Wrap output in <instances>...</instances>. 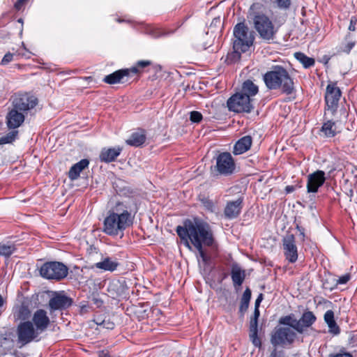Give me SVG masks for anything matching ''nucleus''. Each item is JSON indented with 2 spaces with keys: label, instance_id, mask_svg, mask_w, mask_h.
Segmentation results:
<instances>
[{
  "label": "nucleus",
  "instance_id": "53",
  "mask_svg": "<svg viewBox=\"0 0 357 357\" xmlns=\"http://www.w3.org/2000/svg\"><path fill=\"white\" fill-rule=\"evenodd\" d=\"M98 357H110V355L107 351H100L98 352Z\"/></svg>",
  "mask_w": 357,
  "mask_h": 357
},
{
  "label": "nucleus",
  "instance_id": "5",
  "mask_svg": "<svg viewBox=\"0 0 357 357\" xmlns=\"http://www.w3.org/2000/svg\"><path fill=\"white\" fill-rule=\"evenodd\" d=\"M254 27L259 36L264 40H273L279 27L285 22V18L275 19V23L268 15L262 13H255L253 16Z\"/></svg>",
  "mask_w": 357,
  "mask_h": 357
},
{
  "label": "nucleus",
  "instance_id": "32",
  "mask_svg": "<svg viewBox=\"0 0 357 357\" xmlns=\"http://www.w3.org/2000/svg\"><path fill=\"white\" fill-rule=\"evenodd\" d=\"M151 65L152 62L149 60H141L138 61L135 66L128 68V70L132 77L133 75L142 73L144 68Z\"/></svg>",
  "mask_w": 357,
  "mask_h": 357
},
{
  "label": "nucleus",
  "instance_id": "22",
  "mask_svg": "<svg viewBox=\"0 0 357 357\" xmlns=\"http://www.w3.org/2000/svg\"><path fill=\"white\" fill-rule=\"evenodd\" d=\"M122 151V148L120 146L114 148H104L100 153V160L104 162H111L114 161L116 158L120 155Z\"/></svg>",
  "mask_w": 357,
  "mask_h": 357
},
{
  "label": "nucleus",
  "instance_id": "3",
  "mask_svg": "<svg viewBox=\"0 0 357 357\" xmlns=\"http://www.w3.org/2000/svg\"><path fill=\"white\" fill-rule=\"evenodd\" d=\"M132 222L133 216L128 206L119 202L107 212L103 221L102 231L110 236L122 238L125 230L132 226Z\"/></svg>",
  "mask_w": 357,
  "mask_h": 357
},
{
  "label": "nucleus",
  "instance_id": "20",
  "mask_svg": "<svg viewBox=\"0 0 357 357\" xmlns=\"http://www.w3.org/2000/svg\"><path fill=\"white\" fill-rule=\"evenodd\" d=\"M120 265L115 257H103L99 262L94 264V267L104 271L114 272Z\"/></svg>",
  "mask_w": 357,
  "mask_h": 357
},
{
  "label": "nucleus",
  "instance_id": "14",
  "mask_svg": "<svg viewBox=\"0 0 357 357\" xmlns=\"http://www.w3.org/2000/svg\"><path fill=\"white\" fill-rule=\"evenodd\" d=\"M340 96L341 91L335 84H329L327 86L325 100L327 109L333 114L336 111Z\"/></svg>",
  "mask_w": 357,
  "mask_h": 357
},
{
  "label": "nucleus",
  "instance_id": "16",
  "mask_svg": "<svg viewBox=\"0 0 357 357\" xmlns=\"http://www.w3.org/2000/svg\"><path fill=\"white\" fill-rule=\"evenodd\" d=\"M131 77L128 68L118 70L103 78V82L108 84H123Z\"/></svg>",
  "mask_w": 357,
  "mask_h": 357
},
{
  "label": "nucleus",
  "instance_id": "1",
  "mask_svg": "<svg viewBox=\"0 0 357 357\" xmlns=\"http://www.w3.org/2000/svg\"><path fill=\"white\" fill-rule=\"evenodd\" d=\"M15 316L23 321L17 327V342L20 347L32 342H39L41 334L50 324V317L43 309L36 310L31 316L29 307L22 305L17 307Z\"/></svg>",
  "mask_w": 357,
  "mask_h": 357
},
{
  "label": "nucleus",
  "instance_id": "27",
  "mask_svg": "<svg viewBox=\"0 0 357 357\" xmlns=\"http://www.w3.org/2000/svg\"><path fill=\"white\" fill-rule=\"evenodd\" d=\"M279 323L280 324L289 326L293 330L299 333H303V330L301 326L299 325V321L294 318V314L287 315L280 319Z\"/></svg>",
  "mask_w": 357,
  "mask_h": 357
},
{
  "label": "nucleus",
  "instance_id": "10",
  "mask_svg": "<svg viewBox=\"0 0 357 357\" xmlns=\"http://www.w3.org/2000/svg\"><path fill=\"white\" fill-rule=\"evenodd\" d=\"M235 40L233 45H253L255 33L250 31L244 22L238 23L234 28Z\"/></svg>",
  "mask_w": 357,
  "mask_h": 357
},
{
  "label": "nucleus",
  "instance_id": "24",
  "mask_svg": "<svg viewBox=\"0 0 357 357\" xmlns=\"http://www.w3.org/2000/svg\"><path fill=\"white\" fill-rule=\"evenodd\" d=\"M89 161L87 159H82L74 165H73L69 172L68 177L71 181H74L78 178L80 173L82 170L89 166Z\"/></svg>",
  "mask_w": 357,
  "mask_h": 357
},
{
  "label": "nucleus",
  "instance_id": "17",
  "mask_svg": "<svg viewBox=\"0 0 357 357\" xmlns=\"http://www.w3.org/2000/svg\"><path fill=\"white\" fill-rule=\"evenodd\" d=\"M72 305V300L66 295L57 294L50 298L49 301V307L50 311L63 310L68 307Z\"/></svg>",
  "mask_w": 357,
  "mask_h": 357
},
{
  "label": "nucleus",
  "instance_id": "4",
  "mask_svg": "<svg viewBox=\"0 0 357 357\" xmlns=\"http://www.w3.org/2000/svg\"><path fill=\"white\" fill-rule=\"evenodd\" d=\"M264 81L270 90H280L283 93L290 95L294 91V82L286 68L274 66L264 75Z\"/></svg>",
  "mask_w": 357,
  "mask_h": 357
},
{
  "label": "nucleus",
  "instance_id": "15",
  "mask_svg": "<svg viewBox=\"0 0 357 357\" xmlns=\"http://www.w3.org/2000/svg\"><path fill=\"white\" fill-rule=\"evenodd\" d=\"M244 198L239 196L236 200L228 201L224 208V215L227 219H234L238 217L243 206Z\"/></svg>",
  "mask_w": 357,
  "mask_h": 357
},
{
  "label": "nucleus",
  "instance_id": "19",
  "mask_svg": "<svg viewBox=\"0 0 357 357\" xmlns=\"http://www.w3.org/2000/svg\"><path fill=\"white\" fill-rule=\"evenodd\" d=\"M251 46H231L227 52L225 61L227 64H232L238 62L242 53L250 51Z\"/></svg>",
  "mask_w": 357,
  "mask_h": 357
},
{
  "label": "nucleus",
  "instance_id": "13",
  "mask_svg": "<svg viewBox=\"0 0 357 357\" xmlns=\"http://www.w3.org/2000/svg\"><path fill=\"white\" fill-rule=\"evenodd\" d=\"M325 172L322 170H317L310 174L307 177V192L308 193H316L326 181Z\"/></svg>",
  "mask_w": 357,
  "mask_h": 357
},
{
  "label": "nucleus",
  "instance_id": "44",
  "mask_svg": "<svg viewBox=\"0 0 357 357\" xmlns=\"http://www.w3.org/2000/svg\"><path fill=\"white\" fill-rule=\"evenodd\" d=\"M324 321L327 324V323H329V322H332V321H335V319H334V312L333 311L329 310H327L326 312V313L324 314Z\"/></svg>",
  "mask_w": 357,
  "mask_h": 357
},
{
  "label": "nucleus",
  "instance_id": "25",
  "mask_svg": "<svg viewBox=\"0 0 357 357\" xmlns=\"http://www.w3.org/2000/svg\"><path fill=\"white\" fill-rule=\"evenodd\" d=\"M231 277L235 288L239 287L243 283L245 273L238 265H233L231 271Z\"/></svg>",
  "mask_w": 357,
  "mask_h": 357
},
{
  "label": "nucleus",
  "instance_id": "29",
  "mask_svg": "<svg viewBox=\"0 0 357 357\" xmlns=\"http://www.w3.org/2000/svg\"><path fill=\"white\" fill-rule=\"evenodd\" d=\"M321 132L326 137H333L338 132L335 123L331 120H328L323 123Z\"/></svg>",
  "mask_w": 357,
  "mask_h": 357
},
{
  "label": "nucleus",
  "instance_id": "41",
  "mask_svg": "<svg viewBox=\"0 0 357 357\" xmlns=\"http://www.w3.org/2000/svg\"><path fill=\"white\" fill-rule=\"evenodd\" d=\"M190 119L193 123H199L202 119V114L197 111L191 112L190 114Z\"/></svg>",
  "mask_w": 357,
  "mask_h": 357
},
{
  "label": "nucleus",
  "instance_id": "52",
  "mask_svg": "<svg viewBox=\"0 0 357 357\" xmlns=\"http://www.w3.org/2000/svg\"><path fill=\"white\" fill-rule=\"evenodd\" d=\"M263 300V294H260L258 297L257 298L256 301H255V307H257L259 308V305L261 303V302Z\"/></svg>",
  "mask_w": 357,
  "mask_h": 357
},
{
  "label": "nucleus",
  "instance_id": "46",
  "mask_svg": "<svg viewBox=\"0 0 357 357\" xmlns=\"http://www.w3.org/2000/svg\"><path fill=\"white\" fill-rule=\"evenodd\" d=\"M153 37L158 38L162 36L167 35L165 32L162 31L160 29L158 28H152L151 33H150Z\"/></svg>",
  "mask_w": 357,
  "mask_h": 357
},
{
  "label": "nucleus",
  "instance_id": "11",
  "mask_svg": "<svg viewBox=\"0 0 357 357\" xmlns=\"http://www.w3.org/2000/svg\"><path fill=\"white\" fill-rule=\"evenodd\" d=\"M215 170L222 175L231 174L235 169L234 160L229 152L220 153L216 158Z\"/></svg>",
  "mask_w": 357,
  "mask_h": 357
},
{
  "label": "nucleus",
  "instance_id": "36",
  "mask_svg": "<svg viewBox=\"0 0 357 357\" xmlns=\"http://www.w3.org/2000/svg\"><path fill=\"white\" fill-rule=\"evenodd\" d=\"M17 133H18L17 131L13 130V131L9 132L5 136L1 137H0V145L13 142L15 139V138L17 135Z\"/></svg>",
  "mask_w": 357,
  "mask_h": 357
},
{
  "label": "nucleus",
  "instance_id": "39",
  "mask_svg": "<svg viewBox=\"0 0 357 357\" xmlns=\"http://www.w3.org/2000/svg\"><path fill=\"white\" fill-rule=\"evenodd\" d=\"M202 204L204 207L210 212H214L215 210V206L212 200L204 198L202 199Z\"/></svg>",
  "mask_w": 357,
  "mask_h": 357
},
{
  "label": "nucleus",
  "instance_id": "51",
  "mask_svg": "<svg viewBox=\"0 0 357 357\" xmlns=\"http://www.w3.org/2000/svg\"><path fill=\"white\" fill-rule=\"evenodd\" d=\"M26 1L27 0H17V1L15 3V9L20 10Z\"/></svg>",
  "mask_w": 357,
  "mask_h": 357
},
{
  "label": "nucleus",
  "instance_id": "28",
  "mask_svg": "<svg viewBox=\"0 0 357 357\" xmlns=\"http://www.w3.org/2000/svg\"><path fill=\"white\" fill-rule=\"evenodd\" d=\"M258 91V86L254 84L253 82L248 79L243 83L241 90L239 93L249 96L250 99H252V98L257 94Z\"/></svg>",
  "mask_w": 357,
  "mask_h": 357
},
{
  "label": "nucleus",
  "instance_id": "56",
  "mask_svg": "<svg viewBox=\"0 0 357 357\" xmlns=\"http://www.w3.org/2000/svg\"><path fill=\"white\" fill-rule=\"evenodd\" d=\"M324 60H326V61H325V63H327L328 62V61H329L330 58H329V57H327L326 56H324Z\"/></svg>",
  "mask_w": 357,
  "mask_h": 357
},
{
  "label": "nucleus",
  "instance_id": "33",
  "mask_svg": "<svg viewBox=\"0 0 357 357\" xmlns=\"http://www.w3.org/2000/svg\"><path fill=\"white\" fill-rule=\"evenodd\" d=\"M294 56L305 68H309L313 66L315 63V61L313 58L307 56L302 52H296L294 54Z\"/></svg>",
  "mask_w": 357,
  "mask_h": 357
},
{
  "label": "nucleus",
  "instance_id": "43",
  "mask_svg": "<svg viewBox=\"0 0 357 357\" xmlns=\"http://www.w3.org/2000/svg\"><path fill=\"white\" fill-rule=\"evenodd\" d=\"M260 312L257 307H255L253 317L250 319V325L258 326V318Z\"/></svg>",
  "mask_w": 357,
  "mask_h": 357
},
{
  "label": "nucleus",
  "instance_id": "8",
  "mask_svg": "<svg viewBox=\"0 0 357 357\" xmlns=\"http://www.w3.org/2000/svg\"><path fill=\"white\" fill-rule=\"evenodd\" d=\"M38 98L28 93H17L12 96V107L22 113H27L38 105Z\"/></svg>",
  "mask_w": 357,
  "mask_h": 357
},
{
  "label": "nucleus",
  "instance_id": "23",
  "mask_svg": "<svg viewBox=\"0 0 357 357\" xmlns=\"http://www.w3.org/2000/svg\"><path fill=\"white\" fill-rule=\"evenodd\" d=\"M252 143V137L249 135L241 137L234 146L233 153L241 155L250 149Z\"/></svg>",
  "mask_w": 357,
  "mask_h": 357
},
{
  "label": "nucleus",
  "instance_id": "54",
  "mask_svg": "<svg viewBox=\"0 0 357 357\" xmlns=\"http://www.w3.org/2000/svg\"><path fill=\"white\" fill-rule=\"evenodd\" d=\"M295 190V188L293 185H287L285 188V191L287 193H291Z\"/></svg>",
  "mask_w": 357,
  "mask_h": 357
},
{
  "label": "nucleus",
  "instance_id": "40",
  "mask_svg": "<svg viewBox=\"0 0 357 357\" xmlns=\"http://www.w3.org/2000/svg\"><path fill=\"white\" fill-rule=\"evenodd\" d=\"M327 325L329 328V332L333 335H338L340 333V329L335 321L327 323Z\"/></svg>",
  "mask_w": 357,
  "mask_h": 357
},
{
  "label": "nucleus",
  "instance_id": "45",
  "mask_svg": "<svg viewBox=\"0 0 357 357\" xmlns=\"http://www.w3.org/2000/svg\"><path fill=\"white\" fill-rule=\"evenodd\" d=\"M328 357H354V356L351 353L345 351L344 349H342L337 354H329Z\"/></svg>",
  "mask_w": 357,
  "mask_h": 357
},
{
  "label": "nucleus",
  "instance_id": "50",
  "mask_svg": "<svg viewBox=\"0 0 357 357\" xmlns=\"http://www.w3.org/2000/svg\"><path fill=\"white\" fill-rule=\"evenodd\" d=\"M356 22H357V19L355 17H352L350 20V24L349 26V31H355V26L356 24Z\"/></svg>",
  "mask_w": 357,
  "mask_h": 357
},
{
  "label": "nucleus",
  "instance_id": "6",
  "mask_svg": "<svg viewBox=\"0 0 357 357\" xmlns=\"http://www.w3.org/2000/svg\"><path fill=\"white\" fill-rule=\"evenodd\" d=\"M40 273L44 278L61 280L68 275V268L61 262L49 261L40 267Z\"/></svg>",
  "mask_w": 357,
  "mask_h": 357
},
{
  "label": "nucleus",
  "instance_id": "49",
  "mask_svg": "<svg viewBox=\"0 0 357 357\" xmlns=\"http://www.w3.org/2000/svg\"><path fill=\"white\" fill-rule=\"evenodd\" d=\"M349 280H350V275L349 274H345V275H342V276L339 278V279L337 281V284H344Z\"/></svg>",
  "mask_w": 357,
  "mask_h": 357
},
{
  "label": "nucleus",
  "instance_id": "47",
  "mask_svg": "<svg viewBox=\"0 0 357 357\" xmlns=\"http://www.w3.org/2000/svg\"><path fill=\"white\" fill-rule=\"evenodd\" d=\"M14 55H15L14 54H11V53L6 54L2 59L1 63L2 65H7L8 63H10L13 60Z\"/></svg>",
  "mask_w": 357,
  "mask_h": 357
},
{
  "label": "nucleus",
  "instance_id": "37",
  "mask_svg": "<svg viewBox=\"0 0 357 357\" xmlns=\"http://www.w3.org/2000/svg\"><path fill=\"white\" fill-rule=\"evenodd\" d=\"M278 8L282 10H287L291 6V0H271Z\"/></svg>",
  "mask_w": 357,
  "mask_h": 357
},
{
  "label": "nucleus",
  "instance_id": "42",
  "mask_svg": "<svg viewBox=\"0 0 357 357\" xmlns=\"http://www.w3.org/2000/svg\"><path fill=\"white\" fill-rule=\"evenodd\" d=\"M194 246L197 250V251L199 252V255L202 258V261L204 263H206L208 260V257H207L206 254L204 251V249H203L204 245H200V248L198 245H194Z\"/></svg>",
  "mask_w": 357,
  "mask_h": 357
},
{
  "label": "nucleus",
  "instance_id": "26",
  "mask_svg": "<svg viewBox=\"0 0 357 357\" xmlns=\"http://www.w3.org/2000/svg\"><path fill=\"white\" fill-rule=\"evenodd\" d=\"M146 134L144 130L132 132L129 139L126 140L128 145L138 147L142 145L146 141Z\"/></svg>",
  "mask_w": 357,
  "mask_h": 357
},
{
  "label": "nucleus",
  "instance_id": "35",
  "mask_svg": "<svg viewBox=\"0 0 357 357\" xmlns=\"http://www.w3.org/2000/svg\"><path fill=\"white\" fill-rule=\"evenodd\" d=\"M258 326L250 325V338L255 347L261 345V341L257 335Z\"/></svg>",
  "mask_w": 357,
  "mask_h": 357
},
{
  "label": "nucleus",
  "instance_id": "18",
  "mask_svg": "<svg viewBox=\"0 0 357 357\" xmlns=\"http://www.w3.org/2000/svg\"><path fill=\"white\" fill-rule=\"evenodd\" d=\"M25 114L12 107L6 116V123L9 128H19L24 121Z\"/></svg>",
  "mask_w": 357,
  "mask_h": 357
},
{
  "label": "nucleus",
  "instance_id": "9",
  "mask_svg": "<svg viewBox=\"0 0 357 357\" xmlns=\"http://www.w3.org/2000/svg\"><path fill=\"white\" fill-rule=\"evenodd\" d=\"M296 336V333L289 327L275 328L272 333L271 342L275 347L291 344Z\"/></svg>",
  "mask_w": 357,
  "mask_h": 357
},
{
  "label": "nucleus",
  "instance_id": "31",
  "mask_svg": "<svg viewBox=\"0 0 357 357\" xmlns=\"http://www.w3.org/2000/svg\"><path fill=\"white\" fill-rule=\"evenodd\" d=\"M251 295V290L249 288H246L241 297V305L239 307V312L242 316L244 315L245 312L247 311L249 307Z\"/></svg>",
  "mask_w": 357,
  "mask_h": 357
},
{
  "label": "nucleus",
  "instance_id": "48",
  "mask_svg": "<svg viewBox=\"0 0 357 357\" xmlns=\"http://www.w3.org/2000/svg\"><path fill=\"white\" fill-rule=\"evenodd\" d=\"M98 324V323H97ZM99 325L102 326L104 328L107 329H113L114 327V324L113 322L109 321V320H103Z\"/></svg>",
  "mask_w": 357,
  "mask_h": 357
},
{
  "label": "nucleus",
  "instance_id": "38",
  "mask_svg": "<svg viewBox=\"0 0 357 357\" xmlns=\"http://www.w3.org/2000/svg\"><path fill=\"white\" fill-rule=\"evenodd\" d=\"M31 54V52L27 50L26 48V46H20V47L16 50V52L15 54V55L17 56L25 59H29Z\"/></svg>",
  "mask_w": 357,
  "mask_h": 357
},
{
  "label": "nucleus",
  "instance_id": "7",
  "mask_svg": "<svg viewBox=\"0 0 357 357\" xmlns=\"http://www.w3.org/2000/svg\"><path fill=\"white\" fill-rule=\"evenodd\" d=\"M227 105L229 111L236 113H250L254 107L252 99H250L249 96L245 94H241L239 92L231 96L227 100Z\"/></svg>",
  "mask_w": 357,
  "mask_h": 357
},
{
  "label": "nucleus",
  "instance_id": "55",
  "mask_svg": "<svg viewBox=\"0 0 357 357\" xmlns=\"http://www.w3.org/2000/svg\"><path fill=\"white\" fill-rule=\"evenodd\" d=\"M351 47H352V46H347V50H346L347 53H349Z\"/></svg>",
  "mask_w": 357,
  "mask_h": 357
},
{
  "label": "nucleus",
  "instance_id": "34",
  "mask_svg": "<svg viewBox=\"0 0 357 357\" xmlns=\"http://www.w3.org/2000/svg\"><path fill=\"white\" fill-rule=\"evenodd\" d=\"M16 250V247L13 243H0V256L9 257Z\"/></svg>",
  "mask_w": 357,
  "mask_h": 357
},
{
  "label": "nucleus",
  "instance_id": "12",
  "mask_svg": "<svg viewBox=\"0 0 357 357\" xmlns=\"http://www.w3.org/2000/svg\"><path fill=\"white\" fill-rule=\"evenodd\" d=\"M284 255L290 263H294L298 259V250L296 245L295 237L291 234H288L282 239Z\"/></svg>",
  "mask_w": 357,
  "mask_h": 357
},
{
  "label": "nucleus",
  "instance_id": "30",
  "mask_svg": "<svg viewBox=\"0 0 357 357\" xmlns=\"http://www.w3.org/2000/svg\"><path fill=\"white\" fill-rule=\"evenodd\" d=\"M316 317L311 311H305L302 314L299 321V325L301 326L302 329L304 331L305 328L310 327L315 321Z\"/></svg>",
  "mask_w": 357,
  "mask_h": 357
},
{
  "label": "nucleus",
  "instance_id": "57",
  "mask_svg": "<svg viewBox=\"0 0 357 357\" xmlns=\"http://www.w3.org/2000/svg\"><path fill=\"white\" fill-rule=\"evenodd\" d=\"M18 22L22 23V19H19Z\"/></svg>",
  "mask_w": 357,
  "mask_h": 357
},
{
  "label": "nucleus",
  "instance_id": "21",
  "mask_svg": "<svg viewBox=\"0 0 357 357\" xmlns=\"http://www.w3.org/2000/svg\"><path fill=\"white\" fill-rule=\"evenodd\" d=\"M107 291L112 298H119L123 296L127 291V287L124 282L120 280H114L109 282Z\"/></svg>",
  "mask_w": 357,
  "mask_h": 357
},
{
  "label": "nucleus",
  "instance_id": "2",
  "mask_svg": "<svg viewBox=\"0 0 357 357\" xmlns=\"http://www.w3.org/2000/svg\"><path fill=\"white\" fill-rule=\"evenodd\" d=\"M176 233L183 241L185 246L190 248L189 241L193 245H204L208 247H216L213 234L210 225L202 220H195L194 222L188 220L184 226H178Z\"/></svg>",
  "mask_w": 357,
  "mask_h": 357
}]
</instances>
